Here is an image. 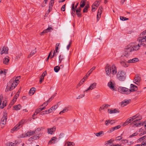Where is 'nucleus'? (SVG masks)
I'll use <instances>...</instances> for the list:
<instances>
[{"instance_id": "dca6fc26", "label": "nucleus", "mask_w": 146, "mask_h": 146, "mask_svg": "<svg viewBox=\"0 0 146 146\" xmlns=\"http://www.w3.org/2000/svg\"><path fill=\"white\" fill-rule=\"evenodd\" d=\"M8 48L7 47L5 48L4 47L0 49V53L2 54L4 53L7 54L8 53Z\"/></svg>"}, {"instance_id": "a19ab883", "label": "nucleus", "mask_w": 146, "mask_h": 146, "mask_svg": "<svg viewBox=\"0 0 146 146\" xmlns=\"http://www.w3.org/2000/svg\"><path fill=\"white\" fill-rule=\"evenodd\" d=\"M66 145L67 146H74L75 144L73 142H68L66 143Z\"/></svg>"}, {"instance_id": "603ef678", "label": "nucleus", "mask_w": 146, "mask_h": 146, "mask_svg": "<svg viewBox=\"0 0 146 146\" xmlns=\"http://www.w3.org/2000/svg\"><path fill=\"white\" fill-rule=\"evenodd\" d=\"M85 94H80L79 96L77 98V99H79L80 98H82L84 96Z\"/></svg>"}, {"instance_id": "f03ea898", "label": "nucleus", "mask_w": 146, "mask_h": 146, "mask_svg": "<svg viewBox=\"0 0 146 146\" xmlns=\"http://www.w3.org/2000/svg\"><path fill=\"white\" fill-rule=\"evenodd\" d=\"M106 73L107 75L109 76L110 73L112 75L115 74L117 72L116 68L115 65L113 64L111 66L107 64L105 68Z\"/></svg>"}, {"instance_id": "49530a36", "label": "nucleus", "mask_w": 146, "mask_h": 146, "mask_svg": "<svg viewBox=\"0 0 146 146\" xmlns=\"http://www.w3.org/2000/svg\"><path fill=\"white\" fill-rule=\"evenodd\" d=\"M120 19L121 20L123 21L127 20L129 19L128 18H127L126 17L123 16H120Z\"/></svg>"}, {"instance_id": "bf43d9fd", "label": "nucleus", "mask_w": 146, "mask_h": 146, "mask_svg": "<svg viewBox=\"0 0 146 146\" xmlns=\"http://www.w3.org/2000/svg\"><path fill=\"white\" fill-rule=\"evenodd\" d=\"M41 111V110L40 109V108L37 109L36 111V114H38Z\"/></svg>"}, {"instance_id": "680f3d73", "label": "nucleus", "mask_w": 146, "mask_h": 146, "mask_svg": "<svg viewBox=\"0 0 146 146\" xmlns=\"http://www.w3.org/2000/svg\"><path fill=\"white\" fill-rule=\"evenodd\" d=\"M114 130L113 129V127H111V128L108 131V132L109 133H110L113 132V131H114Z\"/></svg>"}, {"instance_id": "f8f14e48", "label": "nucleus", "mask_w": 146, "mask_h": 146, "mask_svg": "<svg viewBox=\"0 0 146 146\" xmlns=\"http://www.w3.org/2000/svg\"><path fill=\"white\" fill-rule=\"evenodd\" d=\"M141 81V78L140 75L137 74L134 77L133 82L137 85H139Z\"/></svg>"}, {"instance_id": "6e6552de", "label": "nucleus", "mask_w": 146, "mask_h": 146, "mask_svg": "<svg viewBox=\"0 0 146 146\" xmlns=\"http://www.w3.org/2000/svg\"><path fill=\"white\" fill-rule=\"evenodd\" d=\"M131 46V44H128L125 47V52L123 53L122 56L127 57L130 54V52H131V51H129V49H130Z\"/></svg>"}, {"instance_id": "864d4df0", "label": "nucleus", "mask_w": 146, "mask_h": 146, "mask_svg": "<svg viewBox=\"0 0 146 146\" xmlns=\"http://www.w3.org/2000/svg\"><path fill=\"white\" fill-rule=\"evenodd\" d=\"M57 107L58 106L57 105H55L52 107L51 108L53 111H54L57 108Z\"/></svg>"}, {"instance_id": "e433bc0d", "label": "nucleus", "mask_w": 146, "mask_h": 146, "mask_svg": "<svg viewBox=\"0 0 146 146\" xmlns=\"http://www.w3.org/2000/svg\"><path fill=\"white\" fill-rule=\"evenodd\" d=\"M100 2H99L98 1H95L93 4V6H94L96 7L97 8L100 5Z\"/></svg>"}, {"instance_id": "cd10ccee", "label": "nucleus", "mask_w": 146, "mask_h": 146, "mask_svg": "<svg viewBox=\"0 0 146 146\" xmlns=\"http://www.w3.org/2000/svg\"><path fill=\"white\" fill-rule=\"evenodd\" d=\"M131 121H132V120H131V118L129 117L125 121L122 125L123 126H125L126 125H127L129 123H130Z\"/></svg>"}, {"instance_id": "de8ad7c7", "label": "nucleus", "mask_w": 146, "mask_h": 146, "mask_svg": "<svg viewBox=\"0 0 146 146\" xmlns=\"http://www.w3.org/2000/svg\"><path fill=\"white\" fill-rule=\"evenodd\" d=\"M105 124L106 126H108L110 124V120H106L105 121Z\"/></svg>"}, {"instance_id": "0e129e2a", "label": "nucleus", "mask_w": 146, "mask_h": 146, "mask_svg": "<svg viewBox=\"0 0 146 146\" xmlns=\"http://www.w3.org/2000/svg\"><path fill=\"white\" fill-rule=\"evenodd\" d=\"M22 54L21 53L19 54L16 57V58L18 59L20 58V57L22 56Z\"/></svg>"}, {"instance_id": "8fccbe9b", "label": "nucleus", "mask_w": 146, "mask_h": 146, "mask_svg": "<svg viewBox=\"0 0 146 146\" xmlns=\"http://www.w3.org/2000/svg\"><path fill=\"white\" fill-rule=\"evenodd\" d=\"M138 134V133L137 132L135 133H133V134L129 136V137H133L135 136L136 135H137Z\"/></svg>"}, {"instance_id": "72a5a7b5", "label": "nucleus", "mask_w": 146, "mask_h": 146, "mask_svg": "<svg viewBox=\"0 0 146 146\" xmlns=\"http://www.w3.org/2000/svg\"><path fill=\"white\" fill-rule=\"evenodd\" d=\"M36 52V51L35 48V50H33L31 52L30 54L28 56V58H30L35 54Z\"/></svg>"}, {"instance_id": "a211bd4d", "label": "nucleus", "mask_w": 146, "mask_h": 146, "mask_svg": "<svg viewBox=\"0 0 146 146\" xmlns=\"http://www.w3.org/2000/svg\"><path fill=\"white\" fill-rule=\"evenodd\" d=\"M57 137H53L48 142V144L50 145L52 144H54L57 142Z\"/></svg>"}, {"instance_id": "052dcab7", "label": "nucleus", "mask_w": 146, "mask_h": 146, "mask_svg": "<svg viewBox=\"0 0 146 146\" xmlns=\"http://www.w3.org/2000/svg\"><path fill=\"white\" fill-rule=\"evenodd\" d=\"M44 79V77L43 76H40V80L39 81L40 83H41L43 81Z\"/></svg>"}, {"instance_id": "3c124183", "label": "nucleus", "mask_w": 146, "mask_h": 146, "mask_svg": "<svg viewBox=\"0 0 146 146\" xmlns=\"http://www.w3.org/2000/svg\"><path fill=\"white\" fill-rule=\"evenodd\" d=\"M121 127V126L120 125H118L116 126L115 127H113L114 130H116L119 129Z\"/></svg>"}, {"instance_id": "bb28decb", "label": "nucleus", "mask_w": 146, "mask_h": 146, "mask_svg": "<svg viewBox=\"0 0 146 146\" xmlns=\"http://www.w3.org/2000/svg\"><path fill=\"white\" fill-rule=\"evenodd\" d=\"M131 121H132V120H131V118L129 117L125 121L122 125L123 126H125L126 125H127L129 123H130Z\"/></svg>"}, {"instance_id": "4468645a", "label": "nucleus", "mask_w": 146, "mask_h": 146, "mask_svg": "<svg viewBox=\"0 0 146 146\" xmlns=\"http://www.w3.org/2000/svg\"><path fill=\"white\" fill-rule=\"evenodd\" d=\"M103 7L102 6H101L99 7L97 16V20L98 21L101 17V14L102 13Z\"/></svg>"}, {"instance_id": "79ce46f5", "label": "nucleus", "mask_w": 146, "mask_h": 146, "mask_svg": "<svg viewBox=\"0 0 146 146\" xmlns=\"http://www.w3.org/2000/svg\"><path fill=\"white\" fill-rule=\"evenodd\" d=\"M120 63L121 65L124 67H126L128 66V65L127 64L123 61L121 62Z\"/></svg>"}, {"instance_id": "e2e57ef3", "label": "nucleus", "mask_w": 146, "mask_h": 146, "mask_svg": "<svg viewBox=\"0 0 146 146\" xmlns=\"http://www.w3.org/2000/svg\"><path fill=\"white\" fill-rule=\"evenodd\" d=\"M48 102H47V101L45 102L43 104H42L41 106H46L48 105Z\"/></svg>"}, {"instance_id": "58836bf2", "label": "nucleus", "mask_w": 146, "mask_h": 146, "mask_svg": "<svg viewBox=\"0 0 146 146\" xmlns=\"http://www.w3.org/2000/svg\"><path fill=\"white\" fill-rule=\"evenodd\" d=\"M113 141V140L112 139H110V140L107 141L105 142V145L107 146L108 145H110L111 143H112V142Z\"/></svg>"}, {"instance_id": "393cba45", "label": "nucleus", "mask_w": 146, "mask_h": 146, "mask_svg": "<svg viewBox=\"0 0 146 146\" xmlns=\"http://www.w3.org/2000/svg\"><path fill=\"white\" fill-rule=\"evenodd\" d=\"M108 112L110 114L119 113V111L117 109H115L113 110H110V109H108Z\"/></svg>"}, {"instance_id": "6ab92c4d", "label": "nucleus", "mask_w": 146, "mask_h": 146, "mask_svg": "<svg viewBox=\"0 0 146 146\" xmlns=\"http://www.w3.org/2000/svg\"><path fill=\"white\" fill-rule=\"evenodd\" d=\"M139 120H135L133 121L131 123V124L133 125V127H139L141 125V123L138 122Z\"/></svg>"}, {"instance_id": "4d7b16f0", "label": "nucleus", "mask_w": 146, "mask_h": 146, "mask_svg": "<svg viewBox=\"0 0 146 146\" xmlns=\"http://www.w3.org/2000/svg\"><path fill=\"white\" fill-rule=\"evenodd\" d=\"M71 44V41H70L69 42V44L66 47V48L68 50H69L70 47V46Z\"/></svg>"}, {"instance_id": "37998d69", "label": "nucleus", "mask_w": 146, "mask_h": 146, "mask_svg": "<svg viewBox=\"0 0 146 146\" xmlns=\"http://www.w3.org/2000/svg\"><path fill=\"white\" fill-rule=\"evenodd\" d=\"M54 0H51L50 2L49 8V9H52L53 6V4L54 3Z\"/></svg>"}, {"instance_id": "1a4fd4ad", "label": "nucleus", "mask_w": 146, "mask_h": 146, "mask_svg": "<svg viewBox=\"0 0 146 146\" xmlns=\"http://www.w3.org/2000/svg\"><path fill=\"white\" fill-rule=\"evenodd\" d=\"M23 123L24 122L22 121L19 122L11 130V132L13 133L14 131H17L22 126Z\"/></svg>"}, {"instance_id": "aec40b11", "label": "nucleus", "mask_w": 146, "mask_h": 146, "mask_svg": "<svg viewBox=\"0 0 146 146\" xmlns=\"http://www.w3.org/2000/svg\"><path fill=\"white\" fill-rule=\"evenodd\" d=\"M137 86H135L133 84H131L130 88V89H129L130 91V93L131 92L137 91Z\"/></svg>"}, {"instance_id": "ddd939ff", "label": "nucleus", "mask_w": 146, "mask_h": 146, "mask_svg": "<svg viewBox=\"0 0 146 146\" xmlns=\"http://www.w3.org/2000/svg\"><path fill=\"white\" fill-rule=\"evenodd\" d=\"M7 105V102L4 101L2 102V97L0 96V108L3 109Z\"/></svg>"}, {"instance_id": "338daca9", "label": "nucleus", "mask_w": 146, "mask_h": 146, "mask_svg": "<svg viewBox=\"0 0 146 146\" xmlns=\"http://www.w3.org/2000/svg\"><path fill=\"white\" fill-rule=\"evenodd\" d=\"M46 71H45L44 72L42 73V74L41 76H43V77H44L46 76Z\"/></svg>"}, {"instance_id": "7ed1b4c3", "label": "nucleus", "mask_w": 146, "mask_h": 146, "mask_svg": "<svg viewBox=\"0 0 146 146\" xmlns=\"http://www.w3.org/2000/svg\"><path fill=\"white\" fill-rule=\"evenodd\" d=\"M41 130V129L40 128H37L34 131H32L31 130L29 131H27L26 133H24L22 134L19 135V138H22L24 137H30L32 136L35 133H37L39 131Z\"/></svg>"}, {"instance_id": "0eeeda50", "label": "nucleus", "mask_w": 146, "mask_h": 146, "mask_svg": "<svg viewBox=\"0 0 146 146\" xmlns=\"http://www.w3.org/2000/svg\"><path fill=\"white\" fill-rule=\"evenodd\" d=\"M118 91L121 93L126 94H129L130 92L129 89L121 86L118 87Z\"/></svg>"}, {"instance_id": "f257e3e1", "label": "nucleus", "mask_w": 146, "mask_h": 146, "mask_svg": "<svg viewBox=\"0 0 146 146\" xmlns=\"http://www.w3.org/2000/svg\"><path fill=\"white\" fill-rule=\"evenodd\" d=\"M20 76L14 77L12 78L8 83L6 92L9 90L11 91L14 89L19 82V80L20 79Z\"/></svg>"}, {"instance_id": "a878e982", "label": "nucleus", "mask_w": 146, "mask_h": 146, "mask_svg": "<svg viewBox=\"0 0 146 146\" xmlns=\"http://www.w3.org/2000/svg\"><path fill=\"white\" fill-rule=\"evenodd\" d=\"M135 120H139L142 119L141 116L139 114H137L133 116Z\"/></svg>"}, {"instance_id": "f3484780", "label": "nucleus", "mask_w": 146, "mask_h": 146, "mask_svg": "<svg viewBox=\"0 0 146 146\" xmlns=\"http://www.w3.org/2000/svg\"><path fill=\"white\" fill-rule=\"evenodd\" d=\"M96 83L94 82L92 84H91L89 88L86 90H85L84 92H87L89 90H92L95 88L96 86Z\"/></svg>"}, {"instance_id": "f704fd0d", "label": "nucleus", "mask_w": 146, "mask_h": 146, "mask_svg": "<svg viewBox=\"0 0 146 146\" xmlns=\"http://www.w3.org/2000/svg\"><path fill=\"white\" fill-rule=\"evenodd\" d=\"M104 132L103 131H101L98 133H97L95 134L97 137H100L104 135Z\"/></svg>"}, {"instance_id": "9b49d317", "label": "nucleus", "mask_w": 146, "mask_h": 146, "mask_svg": "<svg viewBox=\"0 0 146 146\" xmlns=\"http://www.w3.org/2000/svg\"><path fill=\"white\" fill-rule=\"evenodd\" d=\"M108 86L110 89L113 91L116 90L115 88V83L113 80H111L108 82Z\"/></svg>"}, {"instance_id": "20e7f679", "label": "nucleus", "mask_w": 146, "mask_h": 146, "mask_svg": "<svg viewBox=\"0 0 146 146\" xmlns=\"http://www.w3.org/2000/svg\"><path fill=\"white\" fill-rule=\"evenodd\" d=\"M143 43V42H141V43L137 45H135L134 43H131L129 44H131V46L130 49H129V51H131V52L133 51H137L140 48L141 45H143V46H146L145 45H144L143 44H142Z\"/></svg>"}, {"instance_id": "c756f323", "label": "nucleus", "mask_w": 146, "mask_h": 146, "mask_svg": "<svg viewBox=\"0 0 146 146\" xmlns=\"http://www.w3.org/2000/svg\"><path fill=\"white\" fill-rule=\"evenodd\" d=\"M90 6L89 4H87L86 6H85L84 8L83 9V13H87L88 11V9L89 7Z\"/></svg>"}, {"instance_id": "7c9ffc66", "label": "nucleus", "mask_w": 146, "mask_h": 146, "mask_svg": "<svg viewBox=\"0 0 146 146\" xmlns=\"http://www.w3.org/2000/svg\"><path fill=\"white\" fill-rule=\"evenodd\" d=\"M74 3H73L72 4V8L71 9L72 10V12L71 14L73 16H74V14L75 11H76V9L74 7Z\"/></svg>"}, {"instance_id": "39448f33", "label": "nucleus", "mask_w": 146, "mask_h": 146, "mask_svg": "<svg viewBox=\"0 0 146 146\" xmlns=\"http://www.w3.org/2000/svg\"><path fill=\"white\" fill-rule=\"evenodd\" d=\"M140 36H141L138 38V40L140 42H143V45L146 46V30L142 32Z\"/></svg>"}, {"instance_id": "2eb2a0df", "label": "nucleus", "mask_w": 146, "mask_h": 146, "mask_svg": "<svg viewBox=\"0 0 146 146\" xmlns=\"http://www.w3.org/2000/svg\"><path fill=\"white\" fill-rule=\"evenodd\" d=\"M56 130V128L54 127L51 128H48L47 129V133L48 134L52 135L54 134Z\"/></svg>"}, {"instance_id": "69168bd1", "label": "nucleus", "mask_w": 146, "mask_h": 146, "mask_svg": "<svg viewBox=\"0 0 146 146\" xmlns=\"http://www.w3.org/2000/svg\"><path fill=\"white\" fill-rule=\"evenodd\" d=\"M64 135V134L62 133H60L59 136V139L62 138V137H63Z\"/></svg>"}, {"instance_id": "5fc2aeb1", "label": "nucleus", "mask_w": 146, "mask_h": 146, "mask_svg": "<svg viewBox=\"0 0 146 146\" xmlns=\"http://www.w3.org/2000/svg\"><path fill=\"white\" fill-rule=\"evenodd\" d=\"M65 6H66L65 4H64L62 6V7L61 8V10L62 11H65Z\"/></svg>"}, {"instance_id": "b1692460", "label": "nucleus", "mask_w": 146, "mask_h": 146, "mask_svg": "<svg viewBox=\"0 0 146 146\" xmlns=\"http://www.w3.org/2000/svg\"><path fill=\"white\" fill-rule=\"evenodd\" d=\"M9 57L7 56L3 60V63L4 64H8L9 63Z\"/></svg>"}, {"instance_id": "9d476101", "label": "nucleus", "mask_w": 146, "mask_h": 146, "mask_svg": "<svg viewBox=\"0 0 146 146\" xmlns=\"http://www.w3.org/2000/svg\"><path fill=\"white\" fill-rule=\"evenodd\" d=\"M7 119V113L6 112H4L3 115L1 119L0 125H4L6 124Z\"/></svg>"}, {"instance_id": "5701e85b", "label": "nucleus", "mask_w": 146, "mask_h": 146, "mask_svg": "<svg viewBox=\"0 0 146 146\" xmlns=\"http://www.w3.org/2000/svg\"><path fill=\"white\" fill-rule=\"evenodd\" d=\"M130 100H125L121 103V105L122 107H124L129 104Z\"/></svg>"}, {"instance_id": "473e14b6", "label": "nucleus", "mask_w": 146, "mask_h": 146, "mask_svg": "<svg viewBox=\"0 0 146 146\" xmlns=\"http://www.w3.org/2000/svg\"><path fill=\"white\" fill-rule=\"evenodd\" d=\"M108 107V105H103L102 106L100 107L99 111H101V110H104L105 108H107Z\"/></svg>"}, {"instance_id": "4be33fe9", "label": "nucleus", "mask_w": 146, "mask_h": 146, "mask_svg": "<svg viewBox=\"0 0 146 146\" xmlns=\"http://www.w3.org/2000/svg\"><path fill=\"white\" fill-rule=\"evenodd\" d=\"M50 30H52L53 29L51 27H48L46 29L44 30L40 34L41 35H43V34L45 33H48L49 32H50Z\"/></svg>"}, {"instance_id": "a18cd8bd", "label": "nucleus", "mask_w": 146, "mask_h": 146, "mask_svg": "<svg viewBox=\"0 0 146 146\" xmlns=\"http://www.w3.org/2000/svg\"><path fill=\"white\" fill-rule=\"evenodd\" d=\"M60 68V67L58 66H56L54 67V71L56 72H58Z\"/></svg>"}, {"instance_id": "4c0bfd02", "label": "nucleus", "mask_w": 146, "mask_h": 146, "mask_svg": "<svg viewBox=\"0 0 146 146\" xmlns=\"http://www.w3.org/2000/svg\"><path fill=\"white\" fill-rule=\"evenodd\" d=\"M21 108V106L20 104H18L14 106V108L16 110H19Z\"/></svg>"}, {"instance_id": "ea45409f", "label": "nucleus", "mask_w": 146, "mask_h": 146, "mask_svg": "<svg viewBox=\"0 0 146 146\" xmlns=\"http://www.w3.org/2000/svg\"><path fill=\"white\" fill-rule=\"evenodd\" d=\"M7 146H16V144H15L12 142H8L6 143Z\"/></svg>"}, {"instance_id": "c9c22d12", "label": "nucleus", "mask_w": 146, "mask_h": 146, "mask_svg": "<svg viewBox=\"0 0 146 146\" xmlns=\"http://www.w3.org/2000/svg\"><path fill=\"white\" fill-rule=\"evenodd\" d=\"M85 79H84V78H83L81 80L79 83L77 84V88L78 87L80 86L81 85L83 84V83L85 82Z\"/></svg>"}, {"instance_id": "c85d7f7f", "label": "nucleus", "mask_w": 146, "mask_h": 146, "mask_svg": "<svg viewBox=\"0 0 146 146\" xmlns=\"http://www.w3.org/2000/svg\"><path fill=\"white\" fill-rule=\"evenodd\" d=\"M35 92V88H31L29 92V94L31 95H33Z\"/></svg>"}, {"instance_id": "2f4dec72", "label": "nucleus", "mask_w": 146, "mask_h": 146, "mask_svg": "<svg viewBox=\"0 0 146 146\" xmlns=\"http://www.w3.org/2000/svg\"><path fill=\"white\" fill-rule=\"evenodd\" d=\"M86 0H81L80 3V7H84L86 4Z\"/></svg>"}, {"instance_id": "09e8293b", "label": "nucleus", "mask_w": 146, "mask_h": 146, "mask_svg": "<svg viewBox=\"0 0 146 146\" xmlns=\"http://www.w3.org/2000/svg\"><path fill=\"white\" fill-rule=\"evenodd\" d=\"M56 94H54V95H53L48 100L47 102H50L52 99L53 98H54L55 97V96H56Z\"/></svg>"}, {"instance_id": "6e6d98bb", "label": "nucleus", "mask_w": 146, "mask_h": 146, "mask_svg": "<svg viewBox=\"0 0 146 146\" xmlns=\"http://www.w3.org/2000/svg\"><path fill=\"white\" fill-rule=\"evenodd\" d=\"M128 140L127 139L122 140L121 141V143H127L128 142Z\"/></svg>"}, {"instance_id": "774afa93", "label": "nucleus", "mask_w": 146, "mask_h": 146, "mask_svg": "<svg viewBox=\"0 0 146 146\" xmlns=\"http://www.w3.org/2000/svg\"><path fill=\"white\" fill-rule=\"evenodd\" d=\"M16 98H14L13 100L11 102V103L12 104H14V102L16 101Z\"/></svg>"}, {"instance_id": "412c9836", "label": "nucleus", "mask_w": 146, "mask_h": 146, "mask_svg": "<svg viewBox=\"0 0 146 146\" xmlns=\"http://www.w3.org/2000/svg\"><path fill=\"white\" fill-rule=\"evenodd\" d=\"M139 61V59L137 58H135L131 59L127 61L128 63H135Z\"/></svg>"}, {"instance_id": "423d86ee", "label": "nucleus", "mask_w": 146, "mask_h": 146, "mask_svg": "<svg viewBox=\"0 0 146 146\" xmlns=\"http://www.w3.org/2000/svg\"><path fill=\"white\" fill-rule=\"evenodd\" d=\"M117 77L120 81L124 80L126 77L125 72L122 70L119 71L117 74Z\"/></svg>"}, {"instance_id": "c03bdc74", "label": "nucleus", "mask_w": 146, "mask_h": 146, "mask_svg": "<svg viewBox=\"0 0 146 146\" xmlns=\"http://www.w3.org/2000/svg\"><path fill=\"white\" fill-rule=\"evenodd\" d=\"M68 110V108H67V107H65L64 108L63 110H62V111H61L59 114H61L62 113H63L65 112H66Z\"/></svg>"}, {"instance_id": "13d9d810", "label": "nucleus", "mask_w": 146, "mask_h": 146, "mask_svg": "<svg viewBox=\"0 0 146 146\" xmlns=\"http://www.w3.org/2000/svg\"><path fill=\"white\" fill-rule=\"evenodd\" d=\"M82 7H78V9H77L76 11V13H77V12H80L81 10V8Z\"/></svg>"}]
</instances>
